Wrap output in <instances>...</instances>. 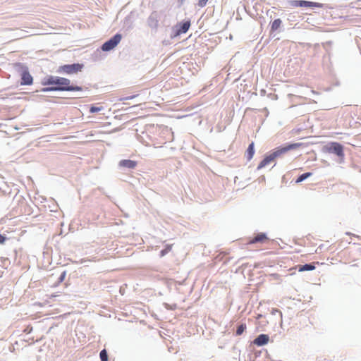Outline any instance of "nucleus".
<instances>
[{"mask_svg": "<svg viewBox=\"0 0 361 361\" xmlns=\"http://www.w3.org/2000/svg\"><path fill=\"white\" fill-rule=\"evenodd\" d=\"M42 85L47 86L41 89L42 92H56V91H81V86L74 85L71 84V80L68 78L48 75L42 80Z\"/></svg>", "mask_w": 361, "mask_h": 361, "instance_id": "nucleus-1", "label": "nucleus"}, {"mask_svg": "<svg viewBox=\"0 0 361 361\" xmlns=\"http://www.w3.org/2000/svg\"><path fill=\"white\" fill-rule=\"evenodd\" d=\"M14 68L16 71L20 73L21 85H30L33 82V78L30 74L28 68L21 63H16L14 64Z\"/></svg>", "mask_w": 361, "mask_h": 361, "instance_id": "nucleus-2", "label": "nucleus"}, {"mask_svg": "<svg viewBox=\"0 0 361 361\" xmlns=\"http://www.w3.org/2000/svg\"><path fill=\"white\" fill-rule=\"evenodd\" d=\"M323 151L330 154L336 155L338 158L343 159L344 157V148L343 146L337 142H331L324 146Z\"/></svg>", "mask_w": 361, "mask_h": 361, "instance_id": "nucleus-3", "label": "nucleus"}, {"mask_svg": "<svg viewBox=\"0 0 361 361\" xmlns=\"http://www.w3.org/2000/svg\"><path fill=\"white\" fill-rule=\"evenodd\" d=\"M83 67V64L78 63L65 64L59 66L56 72L58 73H65L67 75H71L77 73L79 71H81Z\"/></svg>", "mask_w": 361, "mask_h": 361, "instance_id": "nucleus-4", "label": "nucleus"}, {"mask_svg": "<svg viewBox=\"0 0 361 361\" xmlns=\"http://www.w3.org/2000/svg\"><path fill=\"white\" fill-rule=\"evenodd\" d=\"M302 145L301 143H287L284 145L279 146L274 149L271 154L274 157V159L277 157H281L282 154L288 152V151L298 149Z\"/></svg>", "mask_w": 361, "mask_h": 361, "instance_id": "nucleus-5", "label": "nucleus"}, {"mask_svg": "<svg viewBox=\"0 0 361 361\" xmlns=\"http://www.w3.org/2000/svg\"><path fill=\"white\" fill-rule=\"evenodd\" d=\"M121 39L122 35L120 33H116L102 45V50L104 51H109L112 50L118 44Z\"/></svg>", "mask_w": 361, "mask_h": 361, "instance_id": "nucleus-6", "label": "nucleus"}, {"mask_svg": "<svg viewBox=\"0 0 361 361\" xmlns=\"http://www.w3.org/2000/svg\"><path fill=\"white\" fill-rule=\"evenodd\" d=\"M290 6L293 7H308V8H323L324 4L318 2L309 1L305 0H292Z\"/></svg>", "mask_w": 361, "mask_h": 361, "instance_id": "nucleus-7", "label": "nucleus"}, {"mask_svg": "<svg viewBox=\"0 0 361 361\" xmlns=\"http://www.w3.org/2000/svg\"><path fill=\"white\" fill-rule=\"evenodd\" d=\"M137 165V162L131 159H121L118 164V167L120 169L132 170L134 169Z\"/></svg>", "mask_w": 361, "mask_h": 361, "instance_id": "nucleus-8", "label": "nucleus"}, {"mask_svg": "<svg viewBox=\"0 0 361 361\" xmlns=\"http://www.w3.org/2000/svg\"><path fill=\"white\" fill-rule=\"evenodd\" d=\"M147 24L152 29H157L159 24L158 13L156 11L152 12L147 18Z\"/></svg>", "mask_w": 361, "mask_h": 361, "instance_id": "nucleus-9", "label": "nucleus"}, {"mask_svg": "<svg viewBox=\"0 0 361 361\" xmlns=\"http://www.w3.org/2000/svg\"><path fill=\"white\" fill-rule=\"evenodd\" d=\"M269 336L267 334H259L253 341V343L257 346H263L268 343Z\"/></svg>", "mask_w": 361, "mask_h": 361, "instance_id": "nucleus-10", "label": "nucleus"}, {"mask_svg": "<svg viewBox=\"0 0 361 361\" xmlns=\"http://www.w3.org/2000/svg\"><path fill=\"white\" fill-rule=\"evenodd\" d=\"M190 25H191L190 20H185V21L180 22L177 25V29L176 31V35L186 33L188 32V30H189Z\"/></svg>", "mask_w": 361, "mask_h": 361, "instance_id": "nucleus-11", "label": "nucleus"}, {"mask_svg": "<svg viewBox=\"0 0 361 361\" xmlns=\"http://www.w3.org/2000/svg\"><path fill=\"white\" fill-rule=\"evenodd\" d=\"M274 160V158L271 153H269V154H266L264 156V159L260 161V163L257 166V170L262 169V168L265 167L267 165L270 164Z\"/></svg>", "mask_w": 361, "mask_h": 361, "instance_id": "nucleus-12", "label": "nucleus"}, {"mask_svg": "<svg viewBox=\"0 0 361 361\" xmlns=\"http://www.w3.org/2000/svg\"><path fill=\"white\" fill-rule=\"evenodd\" d=\"M255 154V144L252 142L245 152V157L248 161H250Z\"/></svg>", "mask_w": 361, "mask_h": 361, "instance_id": "nucleus-13", "label": "nucleus"}, {"mask_svg": "<svg viewBox=\"0 0 361 361\" xmlns=\"http://www.w3.org/2000/svg\"><path fill=\"white\" fill-rule=\"evenodd\" d=\"M267 239V234L265 233H257L250 241L251 243H262Z\"/></svg>", "mask_w": 361, "mask_h": 361, "instance_id": "nucleus-14", "label": "nucleus"}, {"mask_svg": "<svg viewBox=\"0 0 361 361\" xmlns=\"http://www.w3.org/2000/svg\"><path fill=\"white\" fill-rule=\"evenodd\" d=\"M282 25V20L280 18L275 19L271 23L270 27V32H274L277 31Z\"/></svg>", "mask_w": 361, "mask_h": 361, "instance_id": "nucleus-15", "label": "nucleus"}, {"mask_svg": "<svg viewBox=\"0 0 361 361\" xmlns=\"http://www.w3.org/2000/svg\"><path fill=\"white\" fill-rule=\"evenodd\" d=\"M314 263H307L305 264L299 265L298 271H313L315 269Z\"/></svg>", "mask_w": 361, "mask_h": 361, "instance_id": "nucleus-16", "label": "nucleus"}, {"mask_svg": "<svg viewBox=\"0 0 361 361\" xmlns=\"http://www.w3.org/2000/svg\"><path fill=\"white\" fill-rule=\"evenodd\" d=\"M312 173H311V172H306V173H302L298 177L295 183H301V182L304 181L305 180H306L307 178L312 176Z\"/></svg>", "mask_w": 361, "mask_h": 361, "instance_id": "nucleus-17", "label": "nucleus"}, {"mask_svg": "<svg viewBox=\"0 0 361 361\" xmlns=\"http://www.w3.org/2000/svg\"><path fill=\"white\" fill-rule=\"evenodd\" d=\"M245 329H246V324H245L242 323V324H239L238 326V327H237V329H236V331H235V335L236 336L242 335Z\"/></svg>", "mask_w": 361, "mask_h": 361, "instance_id": "nucleus-18", "label": "nucleus"}, {"mask_svg": "<svg viewBox=\"0 0 361 361\" xmlns=\"http://www.w3.org/2000/svg\"><path fill=\"white\" fill-rule=\"evenodd\" d=\"M101 361H108V353L106 349H103L99 353Z\"/></svg>", "mask_w": 361, "mask_h": 361, "instance_id": "nucleus-19", "label": "nucleus"}, {"mask_svg": "<svg viewBox=\"0 0 361 361\" xmlns=\"http://www.w3.org/2000/svg\"><path fill=\"white\" fill-rule=\"evenodd\" d=\"M171 250V245H166L165 248L161 250L160 251V257H162L165 256L166 254H168Z\"/></svg>", "mask_w": 361, "mask_h": 361, "instance_id": "nucleus-20", "label": "nucleus"}, {"mask_svg": "<svg viewBox=\"0 0 361 361\" xmlns=\"http://www.w3.org/2000/svg\"><path fill=\"white\" fill-rule=\"evenodd\" d=\"M102 109H103V106H92L90 108V112L92 114H94V113L99 112V111H102Z\"/></svg>", "mask_w": 361, "mask_h": 361, "instance_id": "nucleus-21", "label": "nucleus"}, {"mask_svg": "<svg viewBox=\"0 0 361 361\" xmlns=\"http://www.w3.org/2000/svg\"><path fill=\"white\" fill-rule=\"evenodd\" d=\"M66 271H63L61 272V275L59 276V277L58 278V281H57V283H56V285L62 283L65 278H66Z\"/></svg>", "mask_w": 361, "mask_h": 361, "instance_id": "nucleus-22", "label": "nucleus"}, {"mask_svg": "<svg viewBox=\"0 0 361 361\" xmlns=\"http://www.w3.org/2000/svg\"><path fill=\"white\" fill-rule=\"evenodd\" d=\"M164 307H165L167 310H175V309L176 308V304H173V305H169V304L164 303Z\"/></svg>", "mask_w": 361, "mask_h": 361, "instance_id": "nucleus-23", "label": "nucleus"}, {"mask_svg": "<svg viewBox=\"0 0 361 361\" xmlns=\"http://www.w3.org/2000/svg\"><path fill=\"white\" fill-rule=\"evenodd\" d=\"M6 240V236L5 235L0 233V244H4Z\"/></svg>", "mask_w": 361, "mask_h": 361, "instance_id": "nucleus-24", "label": "nucleus"}, {"mask_svg": "<svg viewBox=\"0 0 361 361\" xmlns=\"http://www.w3.org/2000/svg\"><path fill=\"white\" fill-rule=\"evenodd\" d=\"M206 4H207V2L204 0H200L197 4V5L201 8L204 7L206 6Z\"/></svg>", "mask_w": 361, "mask_h": 361, "instance_id": "nucleus-25", "label": "nucleus"}, {"mask_svg": "<svg viewBox=\"0 0 361 361\" xmlns=\"http://www.w3.org/2000/svg\"><path fill=\"white\" fill-rule=\"evenodd\" d=\"M186 0H179L178 1V4H179V6H181L183 4V3Z\"/></svg>", "mask_w": 361, "mask_h": 361, "instance_id": "nucleus-26", "label": "nucleus"}, {"mask_svg": "<svg viewBox=\"0 0 361 361\" xmlns=\"http://www.w3.org/2000/svg\"><path fill=\"white\" fill-rule=\"evenodd\" d=\"M134 97H135V96H130V97H126V99H133Z\"/></svg>", "mask_w": 361, "mask_h": 361, "instance_id": "nucleus-27", "label": "nucleus"}, {"mask_svg": "<svg viewBox=\"0 0 361 361\" xmlns=\"http://www.w3.org/2000/svg\"><path fill=\"white\" fill-rule=\"evenodd\" d=\"M275 311H276V312H279V314H281V316L282 315V313H281V312H280L279 310H276Z\"/></svg>", "mask_w": 361, "mask_h": 361, "instance_id": "nucleus-28", "label": "nucleus"}, {"mask_svg": "<svg viewBox=\"0 0 361 361\" xmlns=\"http://www.w3.org/2000/svg\"><path fill=\"white\" fill-rule=\"evenodd\" d=\"M326 43L331 44L332 42L331 41H329Z\"/></svg>", "mask_w": 361, "mask_h": 361, "instance_id": "nucleus-29", "label": "nucleus"}]
</instances>
